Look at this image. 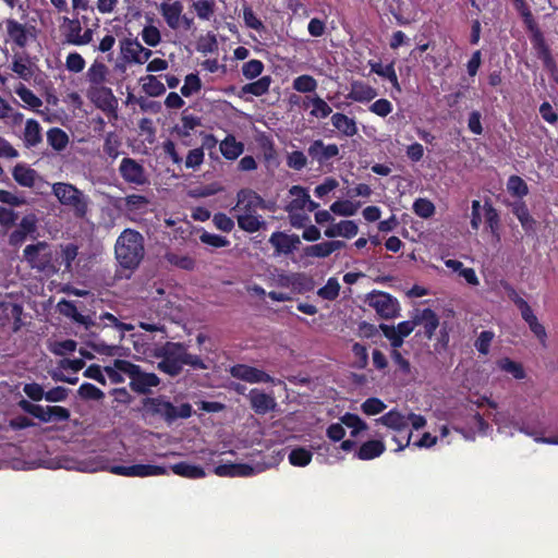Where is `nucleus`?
<instances>
[{
	"label": "nucleus",
	"instance_id": "1",
	"mask_svg": "<svg viewBox=\"0 0 558 558\" xmlns=\"http://www.w3.org/2000/svg\"><path fill=\"white\" fill-rule=\"evenodd\" d=\"M154 356L159 360L158 369L171 377L180 375L184 365L194 371L209 368V364L199 355L190 353L187 345L183 342L167 341L155 348Z\"/></svg>",
	"mask_w": 558,
	"mask_h": 558
},
{
	"label": "nucleus",
	"instance_id": "2",
	"mask_svg": "<svg viewBox=\"0 0 558 558\" xmlns=\"http://www.w3.org/2000/svg\"><path fill=\"white\" fill-rule=\"evenodd\" d=\"M114 254L120 267L136 269L145 255L143 235L133 229H125L116 241Z\"/></svg>",
	"mask_w": 558,
	"mask_h": 558
},
{
	"label": "nucleus",
	"instance_id": "3",
	"mask_svg": "<svg viewBox=\"0 0 558 558\" xmlns=\"http://www.w3.org/2000/svg\"><path fill=\"white\" fill-rule=\"evenodd\" d=\"M61 276L83 277L92 267V256L80 252V246L74 242L61 243L58 245L54 260Z\"/></svg>",
	"mask_w": 558,
	"mask_h": 558
},
{
	"label": "nucleus",
	"instance_id": "4",
	"mask_svg": "<svg viewBox=\"0 0 558 558\" xmlns=\"http://www.w3.org/2000/svg\"><path fill=\"white\" fill-rule=\"evenodd\" d=\"M143 416L159 417L168 424H172L178 418H189L192 416L193 409L187 402L175 407L171 401L166 400L162 396L155 398H144Z\"/></svg>",
	"mask_w": 558,
	"mask_h": 558
},
{
	"label": "nucleus",
	"instance_id": "5",
	"mask_svg": "<svg viewBox=\"0 0 558 558\" xmlns=\"http://www.w3.org/2000/svg\"><path fill=\"white\" fill-rule=\"evenodd\" d=\"M52 194L59 203L73 213L77 219H84L89 208V197L76 186L65 182H57L52 184Z\"/></svg>",
	"mask_w": 558,
	"mask_h": 558
},
{
	"label": "nucleus",
	"instance_id": "6",
	"mask_svg": "<svg viewBox=\"0 0 558 558\" xmlns=\"http://www.w3.org/2000/svg\"><path fill=\"white\" fill-rule=\"evenodd\" d=\"M114 366L130 377V388L141 395L150 392V388L160 384L159 377L154 373L143 372L140 365L128 360H114Z\"/></svg>",
	"mask_w": 558,
	"mask_h": 558
},
{
	"label": "nucleus",
	"instance_id": "7",
	"mask_svg": "<svg viewBox=\"0 0 558 558\" xmlns=\"http://www.w3.org/2000/svg\"><path fill=\"white\" fill-rule=\"evenodd\" d=\"M23 255L32 268H36L48 276L58 275L60 268H57L50 245L47 242L40 241L36 244L27 245L24 248Z\"/></svg>",
	"mask_w": 558,
	"mask_h": 558
},
{
	"label": "nucleus",
	"instance_id": "8",
	"mask_svg": "<svg viewBox=\"0 0 558 558\" xmlns=\"http://www.w3.org/2000/svg\"><path fill=\"white\" fill-rule=\"evenodd\" d=\"M258 208H265V201L255 191L242 189L236 194V204L232 208L235 215H257Z\"/></svg>",
	"mask_w": 558,
	"mask_h": 558
},
{
	"label": "nucleus",
	"instance_id": "9",
	"mask_svg": "<svg viewBox=\"0 0 558 558\" xmlns=\"http://www.w3.org/2000/svg\"><path fill=\"white\" fill-rule=\"evenodd\" d=\"M366 302L380 317L385 319L393 318L398 315L399 303L388 293H371L368 294Z\"/></svg>",
	"mask_w": 558,
	"mask_h": 558
},
{
	"label": "nucleus",
	"instance_id": "10",
	"mask_svg": "<svg viewBox=\"0 0 558 558\" xmlns=\"http://www.w3.org/2000/svg\"><path fill=\"white\" fill-rule=\"evenodd\" d=\"M88 97L97 108L109 116L117 117L118 99L111 88L106 86L89 87Z\"/></svg>",
	"mask_w": 558,
	"mask_h": 558
},
{
	"label": "nucleus",
	"instance_id": "11",
	"mask_svg": "<svg viewBox=\"0 0 558 558\" xmlns=\"http://www.w3.org/2000/svg\"><path fill=\"white\" fill-rule=\"evenodd\" d=\"M110 472L117 475L130 477H147L155 475H165L168 473L165 466L153 464H133V465H112Z\"/></svg>",
	"mask_w": 558,
	"mask_h": 558
},
{
	"label": "nucleus",
	"instance_id": "12",
	"mask_svg": "<svg viewBox=\"0 0 558 558\" xmlns=\"http://www.w3.org/2000/svg\"><path fill=\"white\" fill-rule=\"evenodd\" d=\"M119 172L121 178L129 184L140 186L147 183L144 167L133 158H123L119 166Z\"/></svg>",
	"mask_w": 558,
	"mask_h": 558
},
{
	"label": "nucleus",
	"instance_id": "13",
	"mask_svg": "<svg viewBox=\"0 0 558 558\" xmlns=\"http://www.w3.org/2000/svg\"><path fill=\"white\" fill-rule=\"evenodd\" d=\"M121 56L128 63L143 64L151 57L153 51L143 47L136 39L120 41Z\"/></svg>",
	"mask_w": 558,
	"mask_h": 558
},
{
	"label": "nucleus",
	"instance_id": "14",
	"mask_svg": "<svg viewBox=\"0 0 558 558\" xmlns=\"http://www.w3.org/2000/svg\"><path fill=\"white\" fill-rule=\"evenodd\" d=\"M230 375L233 378L250 383V384H258V383H271L272 377L268 375L266 372L258 369L254 366H250L246 364H235L230 367Z\"/></svg>",
	"mask_w": 558,
	"mask_h": 558
},
{
	"label": "nucleus",
	"instance_id": "15",
	"mask_svg": "<svg viewBox=\"0 0 558 558\" xmlns=\"http://www.w3.org/2000/svg\"><path fill=\"white\" fill-rule=\"evenodd\" d=\"M183 3L179 0L172 2L163 1L159 5V12L169 28L175 31L181 27V15L183 13Z\"/></svg>",
	"mask_w": 558,
	"mask_h": 558
},
{
	"label": "nucleus",
	"instance_id": "16",
	"mask_svg": "<svg viewBox=\"0 0 558 558\" xmlns=\"http://www.w3.org/2000/svg\"><path fill=\"white\" fill-rule=\"evenodd\" d=\"M504 283V289L507 293V296L510 301L514 303L518 310L521 313L523 320L531 326V324L535 323L537 317L534 315L529 303L521 296V294L511 286L508 281H501Z\"/></svg>",
	"mask_w": 558,
	"mask_h": 558
},
{
	"label": "nucleus",
	"instance_id": "17",
	"mask_svg": "<svg viewBox=\"0 0 558 558\" xmlns=\"http://www.w3.org/2000/svg\"><path fill=\"white\" fill-rule=\"evenodd\" d=\"M307 153L313 160L324 165L339 155V147L336 144L326 145L322 140H316L310 145Z\"/></svg>",
	"mask_w": 558,
	"mask_h": 558
},
{
	"label": "nucleus",
	"instance_id": "18",
	"mask_svg": "<svg viewBox=\"0 0 558 558\" xmlns=\"http://www.w3.org/2000/svg\"><path fill=\"white\" fill-rule=\"evenodd\" d=\"M247 398L252 410L259 415L267 414L276 407L274 397L256 388L250 391Z\"/></svg>",
	"mask_w": 558,
	"mask_h": 558
},
{
	"label": "nucleus",
	"instance_id": "19",
	"mask_svg": "<svg viewBox=\"0 0 558 558\" xmlns=\"http://www.w3.org/2000/svg\"><path fill=\"white\" fill-rule=\"evenodd\" d=\"M8 40H11L20 48H24L27 45L29 37V28L26 24H22L14 19H7L4 21Z\"/></svg>",
	"mask_w": 558,
	"mask_h": 558
},
{
	"label": "nucleus",
	"instance_id": "20",
	"mask_svg": "<svg viewBox=\"0 0 558 558\" xmlns=\"http://www.w3.org/2000/svg\"><path fill=\"white\" fill-rule=\"evenodd\" d=\"M215 474L222 477H247L255 474V470L247 463H225L215 468Z\"/></svg>",
	"mask_w": 558,
	"mask_h": 558
},
{
	"label": "nucleus",
	"instance_id": "21",
	"mask_svg": "<svg viewBox=\"0 0 558 558\" xmlns=\"http://www.w3.org/2000/svg\"><path fill=\"white\" fill-rule=\"evenodd\" d=\"M414 320L417 325H422L424 328V336L428 340L433 338L436 329L439 326V318L432 308H424L414 316Z\"/></svg>",
	"mask_w": 558,
	"mask_h": 558
},
{
	"label": "nucleus",
	"instance_id": "22",
	"mask_svg": "<svg viewBox=\"0 0 558 558\" xmlns=\"http://www.w3.org/2000/svg\"><path fill=\"white\" fill-rule=\"evenodd\" d=\"M269 243L278 253L289 254L296 248L300 243L298 235H288L283 232H274L269 238Z\"/></svg>",
	"mask_w": 558,
	"mask_h": 558
},
{
	"label": "nucleus",
	"instance_id": "23",
	"mask_svg": "<svg viewBox=\"0 0 558 558\" xmlns=\"http://www.w3.org/2000/svg\"><path fill=\"white\" fill-rule=\"evenodd\" d=\"M377 96V92L371 85L354 81L351 83V88L348 94V98L357 102H367Z\"/></svg>",
	"mask_w": 558,
	"mask_h": 558
},
{
	"label": "nucleus",
	"instance_id": "24",
	"mask_svg": "<svg viewBox=\"0 0 558 558\" xmlns=\"http://www.w3.org/2000/svg\"><path fill=\"white\" fill-rule=\"evenodd\" d=\"M41 126L38 121L28 119L23 131V143L26 148L36 147L43 141Z\"/></svg>",
	"mask_w": 558,
	"mask_h": 558
},
{
	"label": "nucleus",
	"instance_id": "25",
	"mask_svg": "<svg viewBox=\"0 0 558 558\" xmlns=\"http://www.w3.org/2000/svg\"><path fill=\"white\" fill-rule=\"evenodd\" d=\"M359 227L352 220H342L338 223H333L329 226L325 230V235L327 238H336V236H343V238H353L357 234Z\"/></svg>",
	"mask_w": 558,
	"mask_h": 558
},
{
	"label": "nucleus",
	"instance_id": "26",
	"mask_svg": "<svg viewBox=\"0 0 558 558\" xmlns=\"http://www.w3.org/2000/svg\"><path fill=\"white\" fill-rule=\"evenodd\" d=\"M377 422L399 433L404 432L409 426V418L395 409L385 413Z\"/></svg>",
	"mask_w": 558,
	"mask_h": 558
},
{
	"label": "nucleus",
	"instance_id": "27",
	"mask_svg": "<svg viewBox=\"0 0 558 558\" xmlns=\"http://www.w3.org/2000/svg\"><path fill=\"white\" fill-rule=\"evenodd\" d=\"M332 126L347 137L357 134V125L354 119L344 113L337 112L331 116Z\"/></svg>",
	"mask_w": 558,
	"mask_h": 558
},
{
	"label": "nucleus",
	"instance_id": "28",
	"mask_svg": "<svg viewBox=\"0 0 558 558\" xmlns=\"http://www.w3.org/2000/svg\"><path fill=\"white\" fill-rule=\"evenodd\" d=\"M238 226L241 230L254 233L267 228V222L260 215H235Z\"/></svg>",
	"mask_w": 558,
	"mask_h": 558
},
{
	"label": "nucleus",
	"instance_id": "29",
	"mask_svg": "<svg viewBox=\"0 0 558 558\" xmlns=\"http://www.w3.org/2000/svg\"><path fill=\"white\" fill-rule=\"evenodd\" d=\"M13 179L22 186L35 185L37 172L25 163H17L12 171Z\"/></svg>",
	"mask_w": 558,
	"mask_h": 558
},
{
	"label": "nucleus",
	"instance_id": "30",
	"mask_svg": "<svg viewBox=\"0 0 558 558\" xmlns=\"http://www.w3.org/2000/svg\"><path fill=\"white\" fill-rule=\"evenodd\" d=\"M108 73L109 70L107 65L95 60L86 73L87 81L90 84L89 87L104 86L107 81Z\"/></svg>",
	"mask_w": 558,
	"mask_h": 558
},
{
	"label": "nucleus",
	"instance_id": "31",
	"mask_svg": "<svg viewBox=\"0 0 558 558\" xmlns=\"http://www.w3.org/2000/svg\"><path fill=\"white\" fill-rule=\"evenodd\" d=\"M70 416V410L64 407L47 405L46 408L41 407V416L38 420L45 423L65 422Z\"/></svg>",
	"mask_w": 558,
	"mask_h": 558
},
{
	"label": "nucleus",
	"instance_id": "32",
	"mask_svg": "<svg viewBox=\"0 0 558 558\" xmlns=\"http://www.w3.org/2000/svg\"><path fill=\"white\" fill-rule=\"evenodd\" d=\"M386 447L381 440H367L361 445L356 452L360 460H372L381 456Z\"/></svg>",
	"mask_w": 558,
	"mask_h": 558
},
{
	"label": "nucleus",
	"instance_id": "33",
	"mask_svg": "<svg viewBox=\"0 0 558 558\" xmlns=\"http://www.w3.org/2000/svg\"><path fill=\"white\" fill-rule=\"evenodd\" d=\"M345 243L343 241L335 240L329 242H322L318 244L311 245L307 247V255L314 257H327L335 251H338L344 247Z\"/></svg>",
	"mask_w": 558,
	"mask_h": 558
},
{
	"label": "nucleus",
	"instance_id": "34",
	"mask_svg": "<svg viewBox=\"0 0 558 558\" xmlns=\"http://www.w3.org/2000/svg\"><path fill=\"white\" fill-rule=\"evenodd\" d=\"M310 105L313 107L311 110V116L314 118L325 119L332 112L331 107L317 95L314 97L305 98L303 106L307 108Z\"/></svg>",
	"mask_w": 558,
	"mask_h": 558
},
{
	"label": "nucleus",
	"instance_id": "35",
	"mask_svg": "<svg viewBox=\"0 0 558 558\" xmlns=\"http://www.w3.org/2000/svg\"><path fill=\"white\" fill-rule=\"evenodd\" d=\"M171 471L179 476L186 478H202L206 475L204 469L187 462H179L171 465Z\"/></svg>",
	"mask_w": 558,
	"mask_h": 558
},
{
	"label": "nucleus",
	"instance_id": "36",
	"mask_svg": "<svg viewBox=\"0 0 558 558\" xmlns=\"http://www.w3.org/2000/svg\"><path fill=\"white\" fill-rule=\"evenodd\" d=\"M244 150V145L241 142H236L233 135H228L220 143V151L227 159H236Z\"/></svg>",
	"mask_w": 558,
	"mask_h": 558
},
{
	"label": "nucleus",
	"instance_id": "37",
	"mask_svg": "<svg viewBox=\"0 0 558 558\" xmlns=\"http://www.w3.org/2000/svg\"><path fill=\"white\" fill-rule=\"evenodd\" d=\"M62 29L64 31V36L66 43L71 45H77L76 40L81 37L82 25L80 20L77 19H69L66 16L62 17Z\"/></svg>",
	"mask_w": 558,
	"mask_h": 558
},
{
	"label": "nucleus",
	"instance_id": "38",
	"mask_svg": "<svg viewBox=\"0 0 558 558\" xmlns=\"http://www.w3.org/2000/svg\"><path fill=\"white\" fill-rule=\"evenodd\" d=\"M11 70L22 80L29 81L34 75L33 65L28 58L14 56Z\"/></svg>",
	"mask_w": 558,
	"mask_h": 558
},
{
	"label": "nucleus",
	"instance_id": "39",
	"mask_svg": "<svg viewBox=\"0 0 558 558\" xmlns=\"http://www.w3.org/2000/svg\"><path fill=\"white\" fill-rule=\"evenodd\" d=\"M289 192L291 195L295 196V198L287 206V211L303 210L307 202H310L307 190L300 185H293Z\"/></svg>",
	"mask_w": 558,
	"mask_h": 558
},
{
	"label": "nucleus",
	"instance_id": "40",
	"mask_svg": "<svg viewBox=\"0 0 558 558\" xmlns=\"http://www.w3.org/2000/svg\"><path fill=\"white\" fill-rule=\"evenodd\" d=\"M140 82L142 84L143 92L148 95L149 97H158L165 94L166 87L163 83H161L156 76L154 75H146L140 78Z\"/></svg>",
	"mask_w": 558,
	"mask_h": 558
},
{
	"label": "nucleus",
	"instance_id": "41",
	"mask_svg": "<svg viewBox=\"0 0 558 558\" xmlns=\"http://www.w3.org/2000/svg\"><path fill=\"white\" fill-rule=\"evenodd\" d=\"M369 66L372 72L376 73L381 77L387 78L396 89H398L399 92L401 90L398 82V76L392 63L383 65L380 62H369Z\"/></svg>",
	"mask_w": 558,
	"mask_h": 558
},
{
	"label": "nucleus",
	"instance_id": "42",
	"mask_svg": "<svg viewBox=\"0 0 558 558\" xmlns=\"http://www.w3.org/2000/svg\"><path fill=\"white\" fill-rule=\"evenodd\" d=\"M47 142L56 151H62L69 144V136L60 128H51L47 132Z\"/></svg>",
	"mask_w": 558,
	"mask_h": 558
},
{
	"label": "nucleus",
	"instance_id": "43",
	"mask_svg": "<svg viewBox=\"0 0 558 558\" xmlns=\"http://www.w3.org/2000/svg\"><path fill=\"white\" fill-rule=\"evenodd\" d=\"M196 16L203 21H209L216 11L215 0H196L192 3Z\"/></svg>",
	"mask_w": 558,
	"mask_h": 558
},
{
	"label": "nucleus",
	"instance_id": "44",
	"mask_svg": "<svg viewBox=\"0 0 558 558\" xmlns=\"http://www.w3.org/2000/svg\"><path fill=\"white\" fill-rule=\"evenodd\" d=\"M312 451L304 447L292 449L288 457L290 464L301 468L308 465L312 461Z\"/></svg>",
	"mask_w": 558,
	"mask_h": 558
},
{
	"label": "nucleus",
	"instance_id": "45",
	"mask_svg": "<svg viewBox=\"0 0 558 558\" xmlns=\"http://www.w3.org/2000/svg\"><path fill=\"white\" fill-rule=\"evenodd\" d=\"M271 83L270 76H262L253 83H248L242 87L244 94H252L254 96H263L269 90Z\"/></svg>",
	"mask_w": 558,
	"mask_h": 558
},
{
	"label": "nucleus",
	"instance_id": "46",
	"mask_svg": "<svg viewBox=\"0 0 558 558\" xmlns=\"http://www.w3.org/2000/svg\"><path fill=\"white\" fill-rule=\"evenodd\" d=\"M497 366L501 371L511 374L515 379H523L525 377V371L523 366L509 357H502L498 360Z\"/></svg>",
	"mask_w": 558,
	"mask_h": 558
},
{
	"label": "nucleus",
	"instance_id": "47",
	"mask_svg": "<svg viewBox=\"0 0 558 558\" xmlns=\"http://www.w3.org/2000/svg\"><path fill=\"white\" fill-rule=\"evenodd\" d=\"M340 420L343 425L352 428V437H356L361 432L367 429V424L357 414L348 412Z\"/></svg>",
	"mask_w": 558,
	"mask_h": 558
},
{
	"label": "nucleus",
	"instance_id": "48",
	"mask_svg": "<svg viewBox=\"0 0 558 558\" xmlns=\"http://www.w3.org/2000/svg\"><path fill=\"white\" fill-rule=\"evenodd\" d=\"M14 92L32 109H37L43 105L41 99L23 84H19Z\"/></svg>",
	"mask_w": 558,
	"mask_h": 558
},
{
	"label": "nucleus",
	"instance_id": "49",
	"mask_svg": "<svg viewBox=\"0 0 558 558\" xmlns=\"http://www.w3.org/2000/svg\"><path fill=\"white\" fill-rule=\"evenodd\" d=\"M77 393H78V397L83 400L99 401V400L104 399V397H105V393L102 392V390L90 383H83L80 386Z\"/></svg>",
	"mask_w": 558,
	"mask_h": 558
},
{
	"label": "nucleus",
	"instance_id": "50",
	"mask_svg": "<svg viewBox=\"0 0 558 558\" xmlns=\"http://www.w3.org/2000/svg\"><path fill=\"white\" fill-rule=\"evenodd\" d=\"M512 211L524 229H531L533 227L535 221L530 215L529 209L523 202L514 203Z\"/></svg>",
	"mask_w": 558,
	"mask_h": 558
},
{
	"label": "nucleus",
	"instance_id": "51",
	"mask_svg": "<svg viewBox=\"0 0 558 558\" xmlns=\"http://www.w3.org/2000/svg\"><path fill=\"white\" fill-rule=\"evenodd\" d=\"M292 86L299 93H312L317 88V82L313 76L304 74L295 77Z\"/></svg>",
	"mask_w": 558,
	"mask_h": 558
},
{
	"label": "nucleus",
	"instance_id": "52",
	"mask_svg": "<svg viewBox=\"0 0 558 558\" xmlns=\"http://www.w3.org/2000/svg\"><path fill=\"white\" fill-rule=\"evenodd\" d=\"M507 189L511 195L517 197H523L529 193L527 184L518 175H511L508 179Z\"/></svg>",
	"mask_w": 558,
	"mask_h": 558
},
{
	"label": "nucleus",
	"instance_id": "53",
	"mask_svg": "<svg viewBox=\"0 0 558 558\" xmlns=\"http://www.w3.org/2000/svg\"><path fill=\"white\" fill-rule=\"evenodd\" d=\"M360 207V204H354L350 201H337L330 206V210L339 216H353Z\"/></svg>",
	"mask_w": 558,
	"mask_h": 558
},
{
	"label": "nucleus",
	"instance_id": "54",
	"mask_svg": "<svg viewBox=\"0 0 558 558\" xmlns=\"http://www.w3.org/2000/svg\"><path fill=\"white\" fill-rule=\"evenodd\" d=\"M166 259L170 265L175 266L181 269L190 270V269H193L195 266L194 259L187 255L167 253Z\"/></svg>",
	"mask_w": 558,
	"mask_h": 558
},
{
	"label": "nucleus",
	"instance_id": "55",
	"mask_svg": "<svg viewBox=\"0 0 558 558\" xmlns=\"http://www.w3.org/2000/svg\"><path fill=\"white\" fill-rule=\"evenodd\" d=\"M413 211L418 217L427 219L435 214V205L427 198H417L413 203Z\"/></svg>",
	"mask_w": 558,
	"mask_h": 558
},
{
	"label": "nucleus",
	"instance_id": "56",
	"mask_svg": "<svg viewBox=\"0 0 558 558\" xmlns=\"http://www.w3.org/2000/svg\"><path fill=\"white\" fill-rule=\"evenodd\" d=\"M199 240L202 243L211 246L213 248L226 247L230 244V241L226 236L209 233L207 231H204L199 235Z\"/></svg>",
	"mask_w": 558,
	"mask_h": 558
},
{
	"label": "nucleus",
	"instance_id": "57",
	"mask_svg": "<svg viewBox=\"0 0 558 558\" xmlns=\"http://www.w3.org/2000/svg\"><path fill=\"white\" fill-rule=\"evenodd\" d=\"M352 353L355 356L353 366L359 369H364L368 364V353L364 344L355 342L352 345Z\"/></svg>",
	"mask_w": 558,
	"mask_h": 558
},
{
	"label": "nucleus",
	"instance_id": "58",
	"mask_svg": "<svg viewBox=\"0 0 558 558\" xmlns=\"http://www.w3.org/2000/svg\"><path fill=\"white\" fill-rule=\"evenodd\" d=\"M445 265L452 271V274H457L464 279H476L475 271L472 268H464L463 264L459 260L447 259Z\"/></svg>",
	"mask_w": 558,
	"mask_h": 558
},
{
	"label": "nucleus",
	"instance_id": "59",
	"mask_svg": "<svg viewBox=\"0 0 558 558\" xmlns=\"http://www.w3.org/2000/svg\"><path fill=\"white\" fill-rule=\"evenodd\" d=\"M287 166L300 171L307 166V157L301 150H293L287 155Z\"/></svg>",
	"mask_w": 558,
	"mask_h": 558
},
{
	"label": "nucleus",
	"instance_id": "60",
	"mask_svg": "<svg viewBox=\"0 0 558 558\" xmlns=\"http://www.w3.org/2000/svg\"><path fill=\"white\" fill-rule=\"evenodd\" d=\"M494 337H495V333L492 330L482 331L474 342L475 349L481 354H484V355L488 354Z\"/></svg>",
	"mask_w": 558,
	"mask_h": 558
},
{
	"label": "nucleus",
	"instance_id": "61",
	"mask_svg": "<svg viewBox=\"0 0 558 558\" xmlns=\"http://www.w3.org/2000/svg\"><path fill=\"white\" fill-rule=\"evenodd\" d=\"M361 408L366 415H376L386 409V404L380 399L372 397L366 399Z\"/></svg>",
	"mask_w": 558,
	"mask_h": 558
},
{
	"label": "nucleus",
	"instance_id": "62",
	"mask_svg": "<svg viewBox=\"0 0 558 558\" xmlns=\"http://www.w3.org/2000/svg\"><path fill=\"white\" fill-rule=\"evenodd\" d=\"M264 70V64L262 61L253 59L245 62L242 66V74L247 80H253L262 74Z\"/></svg>",
	"mask_w": 558,
	"mask_h": 558
},
{
	"label": "nucleus",
	"instance_id": "63",
	"mask_svg": "<svg viewBox=\"0 0 558 558\" xmlns=\"http://www.w3.org/2000/svg\"><path fill=\"white\" fill-rule=\"evenodd\" d=\"M202 87L201 80L196 74H189L185 77L184 85L181 87L183 96L189 97L194 93H197Z\"/></svg>",
	"mask_w": 558,
	"mask_h": 558
},
{
	"label": "nucleus",
	"instance_id": "64",
	"mask_svg": "<svg viewBox=\"0 0 558 558\" xmlns=\"http://www.w3.org/2000/svg\"><path fill=\"white\" fill-rule=\"evenodd\" d=\"M204 150L203 148H194L191 149L185 158V167L187 169L196 170L201 167V165L204 162Z\"/></svg>",
	"mask_w": 558,
	"mask_h": 558
}]
</instances>
